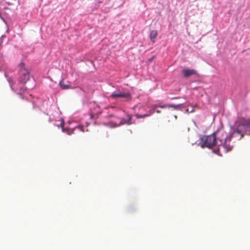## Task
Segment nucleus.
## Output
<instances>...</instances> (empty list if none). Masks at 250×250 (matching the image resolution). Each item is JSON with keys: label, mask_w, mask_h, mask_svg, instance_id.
Masks as SVG:
<instances>
[{"label": "nucleus", "mask_w": 250, "mask_h": 250, "mask_svg": "<svg viewBox=\"0 0 250 250\" xmlns=\"http://www.w3.org/2000/svg\"><path fill=\"white\" fill-rule=\"evenodd\" d=\"M182 73L184 74L185 77H188L192 75L196 74V71L194 69H184L182 71Z\"/></svg>", "instance_id": "obj_5"}, {"label": "nucleus", "mask_w": 250, "mask_h": 250, "mask_svg": "<svg viewBox=\"0 0 250 250\" xmlns=\"http://www.w3.org/2000/svg\"><path fill=\"white\" fill-rule=\"evenodd\" d=\"M83 127L82 126H78L77 127L75 128V129H79L80 130H82V131H83L82 129H83Z\"/></svg>", "instance_id": "obj_14"}, {"label": "nucleus", "mask_w": 250, "mask_h": 250, "mask_svg": "<svg viewBox=\"0 0 250 250\" xmlns=\"http://www.w3.org/2000/svg\"><path fill=\"white\" fill-rule=\"evenodd\" d=\"M158 36V32L155 30H152L150 33V40L153 42L154 43L156 42V39Z\"/></svg>", "instance_id": "obj_6"}, {"label": "nucleus", "mask_w": 250, "mask_h": 250, "mask_svg": "<svg viewBox=\"0 0 250 250\" xmlns=\"http://www.w3.org/2000/svg\"><path fill=\"white\" fill-rule=\"evenodd\" d=\"M110 97L112 98H123L125 99L126 100H130L131 99V96L129 93H125L120 91L113 92L110 95Z\"/></svg>", "instance_id": "obj_3"}, {"label": "nucleus", "mask_w": 250, "mask_h": 250, "mask_svg": "<svg viewBox=\"0 0 250 250\" xmlns=\"http://www.w3.org/2000/svg\"><path fill=\"white\" fill-rule=\"evenodd\" d=\"M181 104H177V105H174V104H168V107H172L175 110H179L181 109Z\"/></svg>", "instance_id": "obj_8"}, {"label": "nucleus", "mask_w": 250, "mask_h": 250, "mask_svg": "<svg viewBox=\"0 0 250 250\" xmlns=\"http://www.w3.org/2000/svg\"><path fill=\"white\" fill-rule=\"evenodd\" d=\"M59 84L61 88L63 89H67L70 87V83L68 82L67 84L64 83L63 80H61Z\"/></svg>", "instance_id": "obj_7"}, {"label": "nucleus", "mask_w": 250, "mask_h": 250, "mask_svg": "<svg viewBox=\"0 0 250 250\" xmlns=\"http://www.w3.org/2000/svg\"><path fill=\"white\" fill-rule=\"evenodd\" d=\"M149 116V115L147 114H143V115H140V114H136L135 115V116L136 117V118H137L138 119L142 118H145V117H148Z\"/></svg>", "instance_id": "obj_9"}, {"label": "nucleus", "mask_w": 250, "mask_h": 250, "mask_svg": "<svg viewBox=\"0 0 250 250\" xmlns=\"http://www.w3.org/2000/svg\"><path fill=\"white\" fill-rule=\"evenodd\" d=\"M245 135H250V118L241 117L235 121L231 132L228 133L223 128L219 129L211 135L203 136L199 145L202 148L216 146L217 147L213 149V152L222 156L221 148H223L226 152L231 150L235 142L232 139L240 140Z\"/></svg>", "instance_id": "obj_1"}, {"label": "nucleus", "mask_w": 250, "mask_h": 250, "mask_svg": "<svg viewBox=\"0 0 250 250\" xmlns=\"http://www.w3.org/2000/svg\"><path fill=\"white\" fill-rule=\"evenodd\" d=\"M160 112H161V111H160V110H156V112H157V113H160Z\"/></svg>", "instance_id": "obj_15"}, {"label": "nucleus", "mask_w": 250, "mask_h": 250, "mask_svg": "<svg viewBox=\"0 0 250 250\" xmlns=\"http://www.w3.org/2000/svg\"><path fill=\"white\" fill-rule=\"evenodd\" d=\"M67 132V133L68 134V135H70L71 134H73L74 133V130H67V131H66Z\"/></svg>", "instance_id": "obj_10"}, {"label": "nucleus", "mask_w": 250, "mask_h": 250, "mask_svg": "<svg viewBox=\"0 0 250 250\" xmlns=\"http://www.w3.org/2000/svg\"><path fill=\"white\" fill-rule=\"evenodd\" d=\"M19 78L18 84H11V87L12 90L15 92H17V94L20 97L23 99L24 96L22 93L26 91V87L24 84L29 80L30 73L27 69L25 67V64L21 62L19 64Z\"/></svg>", "instance_id": "obj_2"}, {"label": "nucleus", "mask_w": 250, "mask_h": 250, "mask_svg": "<svg viewBox=\"0 0 250 250\" xmlns=\"http://www.w3.org/2000/svg\"><path fill=\"white\" fill-rule=\"evenodd\" d=\"M160 107L162 108L168 107V104H166V105L160 106Z\"/></svg>", "instance_id": "obj_12"}, {"label": "nucleus", "mask_w": 250, "mask_h": 250, "mask_svg": "<svg viewBox=\"0 0 250 250\" xmlns=\"http://www.w3.org/2000/svg\"><path fill=\"white\" fill-rule=\"evenodd\" d=\"M193 111H194V109H191V110H190V111H189L188 109H187L186 110V112H187V113H191V112H193Z\"/></svg>", "instance_id": "obj_13"}, {"label": "nucleus", "mask_w": 250, "mask_h": 250, "mask_svg": "<svg viewBox=\"0 0 250 250\" xmlns=\"http://www.w3.org/2000/svg\"><path fill=\"white\" fill-rule=\"evenodd\" d=\"M127 119H126L124 118L121 119L119 125H123L125 124L130 125L133 124L132 122V115L127 114Z\"/></svg>", "instance_id": "obj_4"}, {"label": "nucleus", "mask_w": 250, "mask_h": 250, "mask_svg": "<svg viewBox=\"0 0 250 250\" xmlns=\"http://www.w3.org/2000/svg\"><path fill=\"white\" fill-rule=\"evenodd\" d=\"M63 125H64V123L63 122H62L61 123V126H62V131L63 132H65L66 131L64 130V128H63Z\"/></svg>", "instance_id": "obj_11"}]
</instances>
